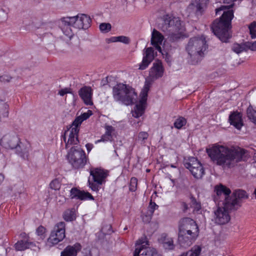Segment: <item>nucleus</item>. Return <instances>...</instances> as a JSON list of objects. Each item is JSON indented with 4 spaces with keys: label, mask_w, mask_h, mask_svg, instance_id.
<instances>
[{
    "label": "nucleus",
    "mask_w": 256,
    "mask_h": 256,
    "mask_svg": "<svg viewBox=\"0 0 256 256\" xmlns=\"http://www.w3.org/2000/svg\"><path fill=\"white\" fill-rule=\"evenodd\" d=\"M112 232V227L109 224H107L106 226H103L101 230V232L104 234H109Z\"/></svg>",
    "instance_id": "obj_48"
},
{
    "label": "nucleus",
    "mask_w": 256,
    "mask_h": 256,
    "mask_svg": "<svg viewBox=\"0 0 256 256\" xmlns=\"http://www.w3.org/2000/svg\"><path fill=\"white\" fill-rule=\"evenodd\" d=\"M113 97L115 100L125 105L132 104L138 98L135 90L129 85L118 84L113 88Z\"/></svg>",
    "instance_id": "obj_7"
},
{
    "label": "nucleus",
    "mask_w": 256,
    "mask_h": 256,
    "mask_svg": "<svg viewBox=\"0 0 256 256\" xmlns=\"http://www.w3.org/2000/svg\"><path fill=\"white\" fill-rule=\"evenodd\" d=\"M109 175V172L106 170L101 168H97V186L98 184L102 185L106 182V179ZM98 188H97V191Z\"/></svg>",
    "instance_id": "obj_27"
},
{
    "label": "nucleus",
    "mask_w": 256,
    "mask_h": 256,
    "mask_svg": "<svg viewBox=\"0 0 256 256\" xmlns=\"http://www.w3.org/2000/svg\"><path fill=\"white\" fill-rule=\"evenodd\" d=\"M148 245L146 242L138 240L136 242L134 256H158L156 250L148 246Z\"/></svg>",
    "instance_id": "obj_13"
},
{
    "label": "nucleus",
    "mask_w": 256,
    "mask_h": 256,
    "mask_svg": "<svg viewBox=\"0 0 256 256\" xmlns=\"http://www.w3.org/2000/svg\"><path fill=\"white\" fill-rule=\"evenodd\" d=\"M100 30L102 33H107L111 30V24L109 23H102L100 25Z\"/></svg>",
    "instance_id": "obj_40"
},
{
    "label": "nucleus",
    "mask_w": 256,
    "mask_h": 256,
    "mask_svg": "<svg viewBox=\"0 0 256 256\" xmlns=\"http://www.w3.org/2000/svg\"><path fill=\"white\" fill-rule=\"evenodd\" d=\"M246 114L248 118L254 124H256V110L250 106L246 110Z\"/></svg>",
    "instance_id": "obj_35"
},
{
    "label": "nucleus",
    "mask_w": 256,
    "mask_h": 256,
    "mask_svg": "<svg viewBox=\"0 0 256 256\" xmlns=\"http://www.w3.org/2000/svg\"><path fill=\"white\" fill-rule=\"evenodd\" d=\"M104 128L106 130L105 134L102 136L100 140H97V142H112L116 138L117 132L114 127L106 124Z\"/></svg>",
    "instance_id": "obj_18"
},
{
    "label": "nucleus",
    "mask_w": 256,
    "mask_h": 256,
    "mask_svg": "<svg viewBox=\"0 0 256 256\" xmlns=\"http://www.w3.org/2000/svg\"><path fill=\"white\" fill-rule=\"evenodd\" d=\"M158 206L154 202L150 201L148 206L150 214L148 216H146L142 217V220L144 222H149L151 220L152 216L153 214L154 211L156 209L158 208Z\"/></svg>",
    "instance_id": "obj_34"
},
{
    "label": "nucleus",
    "mask_w": 256,
    "mask_h": 256,
    "mask_svg": "<svg viewBox=\"0 0 256 256\" xmlns=\"http://www.w3.org/2000/svg\"><path fill=\"white\" fill-rule=\"evenodd\" d=\"M148 136V132H141L138 134V140L144 143V140H146Z\"/></svg>",
    "instance_id": "obj_43"
},
{
    "label": "nucleus",
    "mask_w": 256,
    "mask_h": 256,
    "mask_svg": "<svg viewBox=\"0 0 256 256\" xmlns=\"http://www.w3.org/2000/svg\"><path fill=\"white\" fill-rule=\"evenodd\" d=\"M248 29L250 31V34L252 38H256V22H252L248 26Z\"/></svg>",
    "instance_id": "obj_39"
},
{
    "label": "nucleus",
    "mask_w": 256,
    "mask_h": 256,
    "mask_svg": "<svg viewBox=\"0 0 256 256\" xmlns=\"http://www.w3.org/2000/svg\"><path fill=\"white\" fill-rule=\"evenodd\" d=\"M86 150H87L88 152H90L92 150V149L93 148L94 146L92 144L88 143L86 144Z\"/></svg>",
    "instance_id": "obj_53"
},
{
    "label": "nucleus",
    "mask_w": 256,
    "mask_h": 256,
    "mask_svg": "<svg viewBox=\"0 0 256 256\" xmlns=\"http://www.w3.org/2000/svg\"><path fill=\"white\" fill-rule=\"evenodd\" d=\"M254 156L256 158V146L254 147Z\"/></svg>",
    "instance_id": "obj_59"
},
{
    "label": "nucleus",
    "mask_w": 256,
    "mask_h": 256,
    "mask_svg": "<svg viewBox=\"0 0 256 256\" xmlns=\"http://www.w3.org/2000/svg\"><path fill=\"white\" fill-rule=\"evenodd\" d=\"M210 0H194L188 7L190 13L201 15L206 9Z\"/></svg>",
    "instance_id": "obj_14"
},
{
    "label": "nucleus",
    "mask_w": 256,
    "mask_h": 256,
    "mask_svg": "<svg viewBox=\"0 0 256 256\" xmlns=\"http://www.w3.org/2000/svg\"><path fill=\"white\" fill-rule=\"evenodd\" d=\"M184 166L196 178H202L204 174V170L202 164L195 158H190L188 162H185Z\"/></svg>",
    "instance_id": "obj_12"
},
{
    "label": "nucleus",
    "mask_w": 256,
    "mask_h": 256,
    "mask_svg": "<svg viewBox=\"0 0 256 256\" xmlns=\"http://www.w3.org/2000/svg\"><path fill=\"white\" fill-rule=\"evenodd\" d=\"M80 96L86 105H92V91L90 87L84 86L81 88L78 91Z\"/></svg>",
    "instance_id": "obj_23"
},
{
    "label": "nucleus",
    "mask_w": 256,
    "mask_h": 256,
    "mask_svg": "<svg viewBox=\"0 0 256 256\" xmlns=\"http://www.w3.org/2000/svg\"><path fill=\"white\" fill-rule=\"evenodd\" d=\"M170 167L171 168H176V166L174 164H172L170 165Z\"/></svg>",
    "instance_id": "obj_58"
},
{
    "label": "nucleus",
    "mask_w": 256,
    "mask_h": 256,
    "mask_svg": "<svg viewBox=\"0 0 256 256\" xmlns=\"http://www.w3.org/2000/svg\"><path fill=\"white\" fill-rule=\"evenodd\" d=\"M143 58L142 62L139 64V69L145 70L154 60L156 56L154 52L153 48H148L144 51Z\"/></svg>",
    "instance_id": "obj_17"
},
{
    "label": "nucleus",
    "mask_w": 256,
    "mask_h": 256,
    "mask_svg": "<svg viewBox=\"0 0 256 256\" xmlns=\"http://www.w3.org/2000/svg\"><path fill=\"white\" fill-rule=\"evenodd\" d=\"M107 84H108V80H107L106 78H104V79L102 80L101 84L102 86H104V85H106Z\"/></svg>",
    "instance_id": "obj_54"
},
{
    "label": "nucleus",
    "mask_w": 256,
    "mask_h": 256,
    "mask_svg": "<svg viewBox=\"0 0 256 256\" xmlns=\"http://www.w3.org/2000/svg\"><path fill=\"white\" fill-rule=\"evenodd\" d=\"M118 42H122L124 44H128L130 42V39L128 37L120 36H118Z\"/></svg>",
    "instance_id": "obj_47"
},
{
    "label": "nucleus",
    "mask_w": 256,
    "mask_h": 256,
    "mask_svg": "<svg viewBox=\"0 0 256 256\" xmlns=\"http://www.w3.org/2000/svg\"><path fill=\"white\" fill-rule=\"evenodd\" d=\"M207 48L206 38L204 36L194 37L190 39L186 50L193 64L197 62L204 56Z\"/></svg>",
    "instance_id": "obj_8"
},
{
    "label": "nucleus",
    "mask_w": 256,
    "mask_h": 256,
    "mask_svg": "<svg viewBox=\"0 0 256 256\" xmlns=\"http://www.w3.org/2000/svg\"><path fill=\"white\" fill-rule=\"evenodd\" d=\"M8 106L2 100H0V122L4 118H6L8 116Z\"/></svg>",
    "instance_id": "obj_32"
},
{
    "label": "nucleus",
    "mask_w": 256,
    "mask_h": 256,
    "mask_svg": "<svg viewBox=\"0 0 256 256\" xmlns=\"http://www.w3.org/2000/svg\"><path fill=\"white\" fill-rule=\"evenodd\" d=\"M80 249L79 244H76L74 246H68L61 252L60 256H76L77 252Z\"/></svg>",
    "instance_id": "obj_28"
},
{
    "label": "nucleus",
    "mask_w": 256,
    "mask_h": 256,
    "mask_svg": "<svg viewBox=\"0 0 256 256\" xmlns=\"http://www.w3.org/2000/svg\"><path fill=\"white\" fill-rule=\"evenodd\" d=\"M206 152L214 164L224 168L232 167L242 158V154L238 150L218 144L210 146Z\"/></svg>",
    "instance_id": "obj_1"
},
{
    "label": "nucleus",
    "mask_w": 256,
    "mask_h": 256,
    "mask_svg": "<svg viewBox=\"0 0 256 256\" xmlns=\"http://www.w3.org/2000/svg\"><path fill=\"white\" fill-rule=\"evenodd\" d=\"M195 222L194 220L189 218H184L179 221L178 240H184L183 236L185 234L184 229L186 227L190 226Z\"/></svg>",
    "instance_id": "obj_20"
},
{
    "label": "nucleus",
    "mask_w": 256,
    "mask_h": 256,
    "mask_svg": "<svg viewBox=\"0 0 256 256\" xmlns=\"http://www.w3.org/2000/svg\"><path fill=\"white\" fill-rule=\"evenodd\" d=\"M46 229L42 226H39L36 230V234L38 236H42L44 234Z\"/></svg>",
    "instance_id": "obj_50"
},
{
    "label": "nucleus",
    "mask_w": 256,
    "mask_h": 256,
    "mask_svg": "<svg viewBox=\"0 0 256 256\" xmlns=\"http://www.w3.org/2000/svg\"><path fill=\"white\" fill-rule=\"evenodd\" d=\"M158 240L159 243L162 244L164 248L166 250H172L174 248L173 238L168 236L166 234H162L158 239Z\"/></svg>",
    "instance_id": "obj_25"
},
{
    "label": "nucleus",
    "mask_w": 256,
    "mask_h": 256,
    "mask_svg": "<svg viewBox=\"0 0 256 256\" xmlns=\"http://www.w3.org/2000/svg\"><path fill=\"white\" fill-rule=\"evenodd\" d=\"M12 78L6 74L2 75L0 76V82H8L10 81Z\"/></svg>",
    "instance_id": "obj_49"
},
{
    "label": "nucleus",
    "mask_w": 256,
    "mask_h": 256,
    "mask_svg": "<svg viewBox=\"0 0 256 256\" xmlns=\"http://www.w3.org/2000/svg\"><path fill=\"white\" fill-rule=\"evenodd\" d=\"M246 50H250L252 51L256 50V41L254 42H246L244 43Z\"/></svg>",
    "instance_id": "obj_42"
},
{
    "label": "nucleus",
    "mask_w": 256,
    "mask_h": 256,
    "mask_svg": "<svg viewBox=\"0 0 256 256\" xmlns=\"http://www.w3.org/2000/svg\"><path fill=\"white\" fill-rule=\"evenodd\" d=\"M90 18L84 14L61 18L60 24L63 32L62 38L69 44L74 36L72 26L78 29H86L90 26Z\"/></svg>",
    "instance_id": "obj_4"
},
{
    "label": "nucleus",
    "mask_w": 256,
    "mask_h": 256,
    "mask_svg": "<svg viewBox=\"0 0 256 256\" xmlns=\"http://www.w3.org/2000/svg\"><path fill=\"white\" fill-rule=\"evenodd\" d=\"M232 4L221 6L216 9V14H222L219 20H216L212 26V30L214 34L222 42H226L230 37V30L231 28V22L233 18L234 11L231 9Z\"/></svg>",
    "instance_id": "obj_3"
},
{
    "label": "nucleus",
    "mask_w": 256,
    "mask_h": 256,
    "mask_svg": "<svg viewBox=\"0 0 256 256\" xmlns=\"http://www.w3.org/2000/svg\"><path fill=\"white\" fill-rule=\"evenodd\" d=\"M170 180L172 181V182L173 183V184H174V180H173V179H170Z\"/></svg>",
    "instance_id": "obj_60"
},
{
    "label": "nucleus",
    "mask_w": 256,
    "mask_h": 256,
    "mask_svg": "<svg viewBox=\"0 0 256 256\" xmlns=\"http://www.w3.org/2000/svg\"><path fill=\"white\" fill-rule=\"evenodd\" d=\"M182 206L184 208V211L185 212L188 209V206L185 202L182 203Z\"/></svg>",
    "instance_id": "obj_55"
},
{
    "label": "nucleus",
    "mask_w": 256,
    "mask_h": 256,
    "mask_svg": "<svg viewBox=\"0 0 256 256\" xmlns=\"http://www.w3.org/2000/svg\"><path fill=\"white\" fill-rule=\"evenodd\" d=\"M4 180V176L2 174H0V184L3 182Z\"/></svg>",
    "instance_id": "obj_57"
},
{
    "label": "nucleus",
    "mask_w": 256,
    "mask_h": 256,
    "mask_svg": "<svg viewBox=\"0 0 256 256\" xmlns=\"http://www.w3.org/2000/svg\"><path fill=\"white\" fill-rule=\"evenodd\" d=\"M50 188L54 190H58L60 188V184L58 180L55 179L51 182L50 184Z\"/></svg>",
    "instance_id": "obj_44"
},
{
    "label": "nucleus",
    "mask_w": 256,
    "mask_h": 256,
    "mask_svg": "<svg viewBox=\"0 0 256 256\" xmlns=\"http://www.w3.org/2000/svg\"><path fill=\"white\" fill-rule=\"evenodd\" d=\"M191 208H193V212H198L201 209V204L200 203L197 202L196 200L192 198Z\"/></svg>",
    "instance_id": "obj_41"
},
{
    "label": "nucleus",
    "mask_w": 256,
    "mask_h": 256,
    "mask_svg": "<svg viewBox=\"0 0 256 256\" xmlns=\"http://www.w3.org/2000/svg\"><path fill=\"white\" fill-rule=\"evenodd\" d=\"M230 220L228 210L224 208H218L214 212V221L216 224L222 225L228 222Z\"/></svg>",
    "instance_id": "obj_15"
},
{
    "label": "nucleus",
    "mask_w": 256,
    "mask_h": 256,
    "mask_svg": "<svg viewBox=\"0 0 256 256\" xmlns=\"http://www.w3.org/2000/svg\"><path fill=\"white\" fill-rule=\"evenodd\" d=\"M63 218L67 222L73 220L74 218V212L72 210H67L63 214Z\"/></svg>",
    "instance_id": "obj_36"
},
{
    "label": "nucleus",
    "mask_w": 256,
    "mask_h": 256,
    "mask_svg": "<svg viewBox=\"0 0 256 256\" xmlns=\"http://www.w3.org/2000/svg\"><path fill=\"white\" fill-rule=\"evenodd\" d=\"M65 223L61 222L56 224L47 240L46 245L52 246L65 238Z\"/></svg>",
    "instance_id": "obj_10"
},
{
    "label": "nucleus",
    "mask_w": 256,
    "mask_h": 256,
    "mask_svg": "<svg viewBox=\"0 0 256 256\" xmlns=\"http://www.w3.org/2000/svg\"><path fill=\"white\" fill-rule=\"evenodd\" d=\"M20 142L19 138L16 136L6 134L2 138L0 144L6 149H14Z\"/></svg>",
    "instance_id": "obj_16"
},
{
    "label": "nucleus",
    "mask_w": 256,
    "mask_h": 256,
    "mask_svg": "<svg viewBox=\"0 0 256 256\" xmlns=\"http://www.w3.org/2000/svg\"><path fill=\"white\" fill-rule=\"evenodd\" d=\"M164 68L160 60L155 61L149 70V75L144 82V86L140 95V99L132 111V115L136 118L141 116L144 112L146 106L148 92L153 82L162 78L164 73Z\"/></svg>",
    "instance_id": "obj_2"
},
{
    "label": "nucleus",
    "mask_w": 256,
    "mask_h": 256,
    "mask_svg": "<svg viewBox=\"0 0 256 256\" xmlns=\"http://www.w3.org/2000/svg\"><path fill=\"white\" fill-rule=\"evenodd\" d=\"M232 50L238 54L244 51H246V47L244 43L242 44H234L232 47Z\"/></svg>",
    "instance_id": "obj_38"
},
{
    "label": "nucleus",
    "mask_w": 256,
    "mask_h": 256,
    "mask_svg": "<svg viewBox=\"0 0 256 256\" xmlns=\"http://www.w3.org/2000/svg\"><path fill=\"white\" fill-rule=\"evenodd\" d=\"M164 37L161 33L156 30H154L152 33L151 44L162 54V50L160 46L162 45Z\"/></svg>",
    "instance_id": "obj_21"
},
{
    "label": "nucleus",
    "mask_w": 256,
    "mask_h": 256,
    "mask_svg": "<svg viewBox=\"0 0 256 256\" xmlns=\"http://www.w3.org/2000/svg\"><path fill=\"white\" fill-rule=\"evenodd\" d=\"M16 153L24 159H26L28 156V150L26 146L20 142L16 148Z\"/></svg>",
    "instance_id": "obj_30"
},
{
    "label": "nucleus",
    "mask_w": 256,
    "mask_h": 256,
    "mask_svg": "<svg viewBox=\"0 0 256 256\" xmlns=\"http://www.w3.org/2000/svg\"><path fill=\"white\" fill-rule=\"evenodd\" d=\"M96 169L92 168L90 170V176L88 178V182L90 188L93 190H96Z\"/></svg>",
    "instance_id": "obj_31"
},
{
    "label": "nucleus",
    "mask_w": 256,
    "mask_h": 256,
    "mask_svg": "<svg viewBox=\"0 0 256 256\" xmlns=\"http://www.w3.org/2000/svg\"><path fill=\"white\" fill-rule=\"evenodd\" d=\"M70 92V90L68 88H64V89H62L60 90L58 92V94L60 95L61 96H63L65 94H68Z\"/></svg>",
    "instance_id": "obj_51"
},
{
    "label": "nucleus",
    "mask_w": 256,
    "mask_h": 256,
    "mask_svg": "<svg viewBox=\"0 0 256 256\" xmlns=\"http://www.w3.org/2000/svg\"><path fill=\"white\" fill-rule=\"evenodd\" d=\"M162 30L167 33L170 40L174 41L188 36L183 22L178 18H166Z\"/></svg>",
    "instance_id": "obj_6"
},
{
    "label": "nucleus",
    "mask_w": 256,
    "mask_h": 256,
    "mask_svg": "<svg viewBox=\"0 0 256 256\" xmlns=\"http://www.w3.org/2000/svg\"><path fill=\"white\" fill-rule=\"evenodd\" d=\"M70 193V196L72 198H77L82 200H94V197L89 192L80 190L76 188H72Z\"/></svg>",
    "instance_id": "obj_22"
},
{
    "label": "nucleus",
    "mask_w": 256,
    "mask_h": 256,
    "mask_svg": "<svg viewBox=\"0 0 256 256\" xmlns=\"http://www.w3.org/2000/svg\"><path fill=\"white\" fill-rule=\"evenodd\" d=\"M108 43L118 42V36H112L106 40Z\"/></svg>",
    "instance_id": "obj_52"
},
{
    "label": "nucleus",
    "mask_w": 256,
    "mask_h": 256,
    "mask_svg": "<svg viewBox=\"0 0 256 256\" xmlns=\"http://www.w3.org/2000/svg\"><path fill=\"white\" fill-rule=\"evenodd\" d=\"M229 121L231 125L238 130H240L243 126L242 115L237 112H234L230 115Z\"/></svg>",
    "instance_id": "obj_24"
},
{
    "label": "nucleus",
    "mask_w": 256,
    "mask_h": 256,
    "mask_svg": "<svg viewBox=\"0 0 256 256\" xmlns=\"http://www.w3.org/2000/svg\"><path fill=\"white\" fill-rule=\"evenodd\" d=\"M184 231L185 234L183 236L184 240H178V242L180 247L186 248L190 246L192 242L198 238L199 229L197 224L195 222L192 226L186 227Z\"/></svg>",
    "instance_id": "obj_11"
},
{
    "label": "nucleus",
    "mask_w": 256,
    "mask_h": 256,
    "mask_svg": "<svg viewBox=\"0 0 256 256\" xmlns=\"http://www.w3.org/2000/svg\"><path fill=\"white\" fill-rule=\"evenodd\" d=\"M34 246V244L32 242L21 240L15 244L14 248L17 251H22L31 248Z\"/></svg>",
    "instance_id": "obj_29"
},
{
    "label": "nucleus",
    "mask_w": 256,
    "mask_h": 256,
    "mask_svg": "<svg viewBox=\"0 0 256 256\" xmlns=\"http://www.w3.org/2000/svg\"><path fill=\"white\" fill-rule=\"evenodd\" d=\"M224 3H226V4H230L236 0H222Z\"/></svg>",
    "instance_id": "obj_56"
},
{
    "label": "nucleus",
    "mask_w": 256,
    "mask_h": 256,
    "mask_svg": "<svg viewBox=\"0 0 256 256\" xmlns=\"http://www.w3.org/2000/svg\"><path fill=\"white\" fill-rule=\"evenodd\" d=\"M66 156L69 163L74 169L82 168L86 163L84 152L78 146H72Z\"/></svg>",
    "instance_id": "obj_9"
},
{
    "label": "nucleus",
    "mask_w": 256,
    "mask_h": 256,
    "mask_svg": "<svg viewBox=\"0 0 256 256\" xmlns=\"http://www.w3.org/2000/svg\"><path fill=\"white\" fill-rule=\"evenodd\" d=\"M186 124V120L183 117H179L174 122V126L177 129H180Z\"/></svg>",
    "instance_id": "obj_37"
},
{
    "label": "nucleus",
    "mask_w": 256,
    "mask_h": 256,
    "mask_svg": "<svg viewBox=\"0 0 256 256\" xmlns=\"http://www.w3.org/2000/svg\"><path fill=\"white\" fill-rule=\"evenodd\" d=\"M92 114L90 110L82 114L80 116L76 117L69 128L64 132L63 135L64 140L65 143V148H68L72 145H76L79 142L78 134L80 130V126L82 123L87 120Z\"/></svg>",
    "instance_id": "obj_5"
},
{
    "label": "nucleus",
    "mask_w": 256,
    "mask_h": 256,
    "mask_svg": "<svg viewBox=\"0 0 256 256\" xmlns=\"http://www.w3.org/2000/svg\"><path fill=\"white\" fill-rule=\"evenodd\" d=\"M202 251V248L199 246H194L192 249L186 252L183 253L182 256H199Z\"/></svg>",
    "instance_id": "obj_33"
},
{
    "label": "nucleus",
    "mask_w": 256,
    "mask_h": 256,
    "mask_svg": "<svg viewBox=\"0 0 256 256\" xmlns=\"http://www.w3.org/2000/svg\"><path fill=\"white\" fill-rule=\"evenodd\" d=\"M234 195L235 198L231 202H229V207L227 208L232 209L234 208L236 206L238 205V199L247 197L246 192L241 190H236L234 192Z\"/></svg>",
    "instance_id": "obj_26"
},
{
    "label": "nucleus",
    "mask_w": 256,
    "mask_h": 256,
    "mask_svg": "<svg viewBox=\"0 0 256 256\" xmlns=\"http://www.w3.org/2000/svg\"><path fill=\"white\" fill-rule=\"evenodd\" d=\"M214 192L218 196H224V202L222 204L226 208H228L229 200L228 197L231 192L230 190L222 184H220L215 186Z\"/></svg>",
    "instance_id": "obj_19"
},
{
    "label": "nucleus",
    "mask_w": 256,
    "mask_h": 256,
    "mask_svg": "<svg viewBox=\"0 0 256 256\" xmlns=\"http://www.w3.org/2000/svg\"><path fill=\"white\" fill-rule=\"evenodd\" d=\"M8 18V12L7 10L0 8V22H2L5 21Z\"/></svg>",
    "instance_id": "obj_46"
},
{
    "label": "nucleus",
    "mask_w": 256,
    "mask_h": 256,
    "mask_svg": "<svg viewBox=\"0 0 256 256\" xmlns=\"http://www.w3.org/2000/svg\"><path fill=\"white\" fill-rule=\"evenodd\" d=\"M137 179L136 178H132L130 180V190L132 192H134L136 190Z\"/></svg>",
    "instance_id": "obj_45"
}]
</instances>
